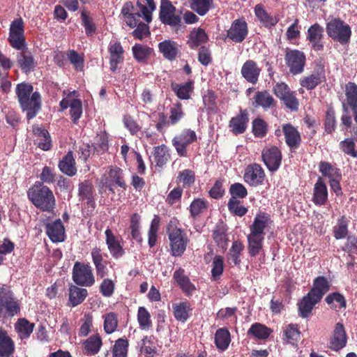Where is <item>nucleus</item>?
<instances>
[{"label":"nucleus","mask_w":357,"mask_h":357,"mask_svg":"<svg viewBox=\"0 0 357 357\" xmlns=\"http://www.w3.org/2000/svg\"><path fill=\"white\" fill-rule=\"evenodd\" d=\"M173 278L186 296H190L196 290L195 284L191 282L188 276L185 274V270L179 268L176 270Z\"/></svg>","instance_id":"nucleus-32"},{"label":"nucleus","mask_w":357,"mask_h":357,"mask_svg":"<svg viewBox=\"0 0 357 357\" xmlns=\"http://www.w3.org/2000/svg\"><path fill=\"white\" fill-rule=\"evenodd\" d=\"M262 160L268 169L274 172L277 171L282 162V155L278 147L272 146L264 149L261 153Z\"/></svg>","instance_id":"nucleus-15"},{"label":"nucleus","mask_w":357,"mask_h":357,"mask_svg":"<svg viewBox=\"0 0 357 357\" xmlns=\"http://www.w3.org/2000/svg\"><path fill=\"white\" fill-rule=\"evenodd\" d=\"M108 52L110 56V70L114 73L118 68V65L124 61V50L119 41L111 40L108 45Z\"/></svg>","instance_id":"nucleus-20"},{"label":"nucleus","mask_w":357,"mask_h":357,"mask_svg":"<svg viewBox=\"0 0 357 357\" xmlns=\"http://www.w3.org/2000/svg\"><path fill=\"white\" fill-rule=\"evenodd\" d=\"M171 89L180 100H189L194 92L195 82L193 79H189L184 83L172 82Z\"/></svg>","instance_id":"nucleus-33"},{"label":"nucleus","mask_w":357,"mask_h":357,"mask_svg":"<svg viewBox=\"0 0 357 357\" xmlns=\"http://www.w3.org/2000/svg\"><path fill=\"white\" fill-rule=\"evenodd\" d=\"M326 31L329 38L342 45L349 44L352 34L351 26L340 17L331 20L326 25Z\"/></svg>","instance_id":"nucleus-5"},{"label":"nucleus","mask_w":357,"mask_h":357,"mask_svg":"<svg viewBox=\"0 0 357 357\" xmlns=\"http://www.w3.org/2000/svg\"><path fill=\"white\" fill-rule=\"evenodd\" d=\"M284 343L291 345H297L301 339V331L298 326L294 324H289L283 328L282 337Z\"/></svg>","instance_id":"nucleus-39"},{"label":"nucleus","mask_w":357,"mask_h":357,"mask_svg":"<svg viewBox=\"0 0 357 357\" xmlns=\"http://www.w3.org/2000/svg\"><path fill=\"white\" fill-rule=\"evenodd\" d=\"M33 91V87L29 83L22 82L18 84L16 87V94L19 100V102H24L31 97V95Z\"/></svg>","instance_id":"nucleus-60"},{"label":"nucleus","mask_w":357,"mask_h":357,"mask_svg":"<svg viewBox=\"0 0 357 357\" xmlns=\"http://www.w3.org/2000/svg\"><path fill=\"white\" fill-rule=\"evenodd\" d=\"M319 170L321 175L328 177L329 181L336 178H342V177L341 170L328 162L321 161L319 164Z\"/></svg>","instance_id":"nucleus-47"},{"label":"nucleus","mask_w":357,"mask_h":357,"mask_svg":"<svg viewBox=\"0 0 357 357\" xmlns=\"http://www.w3.org/2000/svg\"><path fill=\"white\" fill-rule=\"evenodd\" d=\"M347 335L343 324H335L332 335L329 338L328 348L334 351H339L346 347L347 343Z\"/></svg>","instance_id":"nucleus-16"},{"label":"nucleus","mask_w":357,"mask_h":357,"mask_svg":"<svg viewBox=\"0 0 357 357\" xmlns=\"http://www.w3.org/2000/svg\"><path fill=\"white\" fill-rule=\"evenodd\" d=\"M8 41L12 47L22 50L26 47L24 22L21 17L14 20L10 26Z\"/></svg>","instance_id":"nucleus-12"},{"label":"nucleus","mask_w":357,"mask_h":357,"mask_svg":"<svg viewBox=\"0 0 357 357\" xmlns=\"http://www.w3.org/2000/svg\"><path fill=\"white\" fill-rule=\"evenodd\" d=\"M349 220L345 215H342L337 220V225L333 227V235L335 239L340 240L347 236L349 230Z\"/></svg>","instance_id":"nucleus-53"},{"label":"nucleus","mask_w":357,"mask_h":357,"mask_svg":"<svg viewBox=\"0 0 357 357\" xmlns=\"http://www.w3.org/2000/svg\"><path fill=\"white\" fill-rule=\"evenodd\" d=\"M265 173L260 165L254 163L248 165L243 175V179L250 186H258L263 183Z\"/></svg>","instance_id":"nucleus-19"},{"label":"nucleus","mask_w":357,"mask_h":357,"mask_svg":"<svg viewBox=\"0 0 357 357\" xmlns=\"http://www.w3.org/2000/svg\"><path fill=\"white\" fill-rule=\"evenodd\" d=\"M326 303L334 310L345 309L347 307V301L343 294L339 292H333L329 294L325 298Z\"/></svg>","instance_id":"nucleus-50"},{"label":"nucleus","mask_w":357,"mask_h":357,"mask_svg":"<svg viewBox=\"0 0 357 357\" xmlns=\"http://www.w3.org/2000/svg\"><path fill=\"white\" fill-rule=\"evenodd\" d=\"M284 59L286 65L292 75L301 74L304 71L306 56L304 52L298 50L286 49Z\"/></svg>","instance_id":"nucleus-11"},{"label":"nucleus","mask_w":357,"mask_h":357,"mask_svg":"<svg viewBox=\"0 0 357 357\" xmlns=\"http://www.w3.org/2000/svg\"><path fill=\"white\" fill-rule=\"evenodd\" d=\"M22 303L11 288L5 284L0 287V320L5 321L17 316Z\"/></svg>","instance_id":"nucleus-2"},{"label":"nucleus","mask_w":357,"mask_h":357,"mask_svg":"<svg viewBox=\"0 0 357 357\" xmlns=\"http://www.w3.org/2000/svg\"><path fill=\"white\" fill-rule=\"evenodd\" d=\"M255 14L262 26L267 29L274 27L280 20L278 16L269 14L261 3L255 6Z\"/></svg>","instance_id":"nucleus-29"},{"label":"nucleus","mask_w":357,"mask_h":357,"mask_svg":"<svg viewBox=\"0 0 357 357\" xmlns=\"http://www.w3.org/2000/svg\"><path fill=\"white\" fill-rule=\"evenodd\" d=\"M72 278L78 286L91 287L95 283L92 267L89 264L76 261L73 268Z\"/></svg>","instance_id":"nucleus-9"},{"label":"nucleus","mask_w":357,"mask_h":357,"mask_svg":"<svg viewBox=\"0 0 357 357\" xmlns=\"http://www.w3.org/2000/svg\"><path fill=\"white\" fill-rule=\"evenodd\" d=\"M27 197L32 204L43 212L52 213L56 207L52 190L43 183H36L29 188Z\"/></svg>","instance_id":"nucleus-1"},{"label":"nucleus","mask_w":357,"mask_h":357,"mask_svg":"<svg viewBox=\"0 0 357 357\" xmlns=\"http://www.w3.org/2000/svg\"><path fill=\"white\" fill-rule=\"evenodd\" d=\"M68 305L76 307L83 303L88 296V291L86 289L79 287L75 284H70L68 289Z\"/></svg>","instance_id":"nucleus-35"},{"label":"nucleus","mask_w":357,"mask_h":357,"mask_svg":"<svg viewBox=\"0 0 357 357\" xmlns=\"http://www.w3.org/2000/svg\"><path fill=\"white\" fill-rule=\"evenodd\" d=\"M190 8L200 16L205 15L213 6V0H189Z\"/></svg>","instance_id":"nucleus-51"},{"label":"nucleus","mask_w":357,"mask_h":357,"mask_svg":"<svg viewBox=\"0 0 357 357\" xmlns=\"http://www.w3.org/2000/svg\"><path fill=\"white\" fill-rule=\"evenodd\" d=\"M176 7L169 0H161L159 11V19L160 22L168 25L176 31L181 26V17L176 14Z\"/></svg>","instance_id":"nucleus-7"},{"label":"nucleus","mask_w":357,"mask_h":357,"mask_svg":"<svg viewBox=\"0 0 357 357\" xmlns=\"http://www.w3.org/2000/svg\"><path fill=\"white\" fill-rule=\"evenodd\" d=\"M214 342L218 350L225 351L231 342L229 330L227 328H218L215 333Z\"/></svg>","instance_id":"nucleus-45"},{"label":"nucleus","mask_w":357,"mask_h":357,"mask_svg":"<svg viewBox=\"0 0 357 357\" xmlns=\"http://www.w3.org/2000/svg\"><path fill=\"white\" fill-rule=\"evenodd\" d=\"M35 327L33 323L26 318H20L14 325L15 330L20 340L28 339L33 333Z\"/></svg>","instance_id":"nucleus-40"},{"label":"nucleus","mask_w":357,"mask_h":357,"mask_svg":"<svg viewBox=\"0 0 357 357\" xmlns=\"http://www.w3.org/2000/svg\"><path fill=\"white\" fill-rule=\"evenodd\" d=\"M229 211L233 215L243 217L248 213V208L238 199H229L227 204Z\"/></svg>","instance_id":"nucleus-62"},{"label":"nucleus","mask_w":357,"mask_h":357,"mask_svg":"<svg viewBox=\"0 0 357 357\" xmlns=\"http://www.w3.org/2000/svg\"><path fill=\"white\" fill-rule=\"evenodd\" d=\"M321 300L308 292L298 303L299 316L302 318L308 317L311 314L314 307Z\"/></svg>","instance_id":"nucleus-30"},{"label":"nucleus","mask_w":357,"mask_h":357,"mask_svg":"<svg viewBox=\"0 0 357 357\" xmlns=\"http://www.w3.org/2000/svg\"><path fill=\"white\" fill-rule=\"evenodd\" d=\"M324 124V130L326 133L331 134L335 130L337 121L335 112L333 108L330 107L326 110Z\"/></svg>","instance_id":"nucleus-61"},{"label":"nucleus","mask_w":357,"mask_h":357,"mask_svg":"<svg viewBox=\"0 0 357 357\" xmlns=\"http://www.w3.org/2000/svg\"><path fill=\"white\" fill-rule=\"evenodd\" d=\"M248 35V25L244 18L234 20L227 31V37L235 43H241Z\"/></svg>","instance_id":"nucleus-14"},{"label":"nucleus","mask_w":357,"mask_h":357,"mask_svg":"<svg viewBox=\"0 0 357 357\" xmlns=\"http://www.w3.org/2000/svg\"><path fill=\"white\" fill-rule=\"evenodd\" d=\"M327 186L321 177H319L313 188L312 202L317 206L325 205L328 201Z\"/></svg>","instance_id":"nucleus-34"},{"label":"nucleus","mask_w":357,"mask_h":357,"mask_svg":"<svg viewBox=\"0 0 357 357\" xmlns=\"http://www.w3.org/2000/svg\"><path fill=\"white\" fill-rule=\"evenodd\" d=\"M195 181V174L191 169H184L178 173L177 182L182 183L183 188L190 187Z\"/></svg>","instance_id":"nucleus-63"},{"label":"nucleus","mask_w":357,"mask_h":357,"mask_svg":"<svg viewBox=\"0 0 357 357\" xmlns=\"http://www.w3.org/2000/svg\"><path fill=\"white\" fill-rule=\"evenodd\" d=\"M273 92L278 98L286 107L291 111L298 109L299 102L296 98V93L290 89L284 82H277L273 87Z\"/></svg>","instance_id":"nucleus-10"},{"label":"nucleus","mask_w":357,"mask_h":357,"mask_svg":"<svg viewBox=\"0 0 357 357\" xmlns=\"http://www.w3.org/2000/svg\"><path fill=\"white\" fill-rule=\"evenodd\" d=\"M197 141L196 132L190 128H184L172 139V146L180 157L188 156V147Z\"/></svg>","instance_id":"nucleus-8"},{"label":"nucleus","mask_w":357,"mask_h":357,"mask_svg":"<svg viewBox=\"0 0 357 357\" xmlns=\"http://www.w3.org/2000/svg\"><path fill=\"white\" fill-rule=\"evenodd\" d=\"M123 170L116 166H111L101 177L100 184L110 192L114 193V188L119 187L126 190L128 185L124 177Z\"/></svg>","instance_id":"nucleus-6"},{"label":"nucleus","mask_w":357,"mask_h":357,"mask_svg":"<svg viewBox=\"0 0 357 357\" xmlns=\"http://www.w3.org/2000/svg\"><path fill=\"white\" fill-rule=\"evenodd\" d=\"M160 224V218L158 215H155L151 220L148 232V244L150 248L154 247L156 244Z\"/></svg>","instance_id":"nucleus-55"},{"label":"nucleus","mask_w":357,"mask_h":357,"mask_svg":"<svg viewBox=\"0 0 357 357\" xmlns=\"http://www.w3.org/2000/svg\"><path fill=\"white\" fill-rule=\"evenodd\" d=\"M167 234L169 241V252L172 256L181 257L190 243L186 231L178 227L177 220H171L167 227Z\"/></svg>","instance_id":"nucleus-3"},{"label":"nucleus","mask_w":357,"mask_h":357,"mask_svg":"<svg viewBox=\"0 0 357 357\" xmlns=\"http://www.w3.org/2000/svg\"><path fill=\"white\" fill-rule=\"evenodd\" d=\"M340 149L344 154L350 155L354 158H357V150L354 139L352 138H346L341 141L339 144Z\"/></svg>","instance_id":"nucleus-64"},{"label":"nucleus","mask_w":357,"mask_h":357,"mask_svg":"<svg viewBox=\"0 0 357 357\" xmlns=\"http://www.w3.org/2000/svg\"><path fill=\"white\" fill-rule=\"evenodd\" d=\"M285 142L291 150L297 149L301 144V135L298 129L291 123L282 125Z\"/></svg>","instance_id":"nucleus-24"},{"label":"nucleus","mask_w":357,"mask_h":357,"mask_svg":"<svg viewBox=\"0 0 357 357\" xmlns=\"http://www.w3.org/2000/svg\"><path fill=\"white\" fill-rule=\"evenodd\" d=\"M244 248V245L241 241H234L227 254V260L228 263L233 264L237 266H240L241 263V255Z\"/></svg>","instance_id":"nucleus-43"},{"label":"nucleus","mask_w":357,"mask_h":357,"mask_svg":"<svg viewBox=\"0 0 357 357\" xmlns=\"http://www.w3.org/2000/svg\"><path fill=\"white\" fill-rule=\"evenodd\" d=\"M33 133L35 135V139H33L35 145L43 151H49L51 149V137L46 129L38 126H33Z\"/></svg>","instance_id":"nucleus-31"},{"label":"nucleus","mask_w":357,"mask_h":357,"mask_svg":"<svg viewBox=\"0 0 357 357\" xmlns=\"http://www.w3.org/2000/svg\"><path fill=\"white\" fill-rule=\"evenodd\" d=\"M324 27L318 23L311 25L307 29V40L309 41L310 47L315 52L324 50Z\"/></svg>","instance_id":"nucleus-18"},{"label":"nucleus","mask_w":357,"mask_h":357,"mask_svg":"<svg viewBox=\"0 0 357 357\" xmlns=\"http://www.w3.org/2000/svg\"><path fill=\"white\" fill-rule=\"evenodd\" d=\"M249 121L248 111L246 109L241 108L239 112L231 118L228 127L233 135H241L246 131Z\"/></svg>","instance_id":"nucleus-17"},{"label":"nucleus","mask_w":357,"mask_h":357,"mask_svg":"<svg viewBox=\"0 0 357 357\" xmlns=\"http://www.w3.org/2000/svg\"><path fill=\"white\" fill-rule=\"evenodd\" d=\"M331 284L324 276H318L313 281V286L309 291L314 297L321 300L323 296L330 289Z\"/></svg>","instance_id":"nucleus-37"},{"label":"nucleus","mask_w":357,"mask_h":357,"mask_svg":"<svg viewBox=\"0 0 357 357\" xmlns=\"http://www.w3.org/2000/svg\"><path fill=\"white\" fill-rule=\"evenodd\" d=\"M173 312L175 319L178 321L185 322L189 317V312L192 310L189 302H181L173 306Z\"/></svg>","instance_id":"nucleus-52"},{"label":"nucleus","mask_w":357,"mask_h":357,"mask_svg":"<svg viewBox=\"0 0 357 357\" xmlns=\"http://www.w3.org/2000/svg\"><path fill=\"white\" fill-rule=\"evenodd\" d=\"M159 51L163 56L169 61L176 59L179 53L178 44L170 40H165L158 44Z\"/></svg>","instance_id":"nucleus-38"},{"label":"nucleus","mask_w":357,"mask_h":357,"mask_svg":"<svg viewBox=\"0 0 357 357\" xmlns=\"http://www.w3.org/2000/svg\"><path fill=\"white\" fill-rule=\"evenodd\" d=\"M102 344V339L98 334L90 336L83 343L84 349L88 355L98 354Z\"/></svg>","instance_id":"nucleus-48"},{"label":"nucleus","mask_w":357,"mask_h":357,"mask_svg":"<svg viewBox=\"0 0 357 357\" xmlns=\"http://www.w3.org/2000/svg\"><path fill=\"white\" fill-rule=\"evenodd\" d=\"M22 111L26 112L28 120L33 119L41 109V97L38 91L32 93L30 98L20 103Z\"/></svg>","instance_id":"nucleus-21"},{"label":"nucleus","mask_w":357,"mask_h":357,"mask_svg":"<svg viewBox=\"0 0 357 357\" xmlns=\"http://www.w3.org/2000/svg\"><path fill=\"white\" fill-rule=\"evenodd\" d=\"M153 159L156 166L163 167L170 159L169 150L165 145H160L153 148Z\"/></svg>","instance_id":"nucleus-49"},{"label":"nucleus","mask_w":357,"mask_h":357,"mask_svg":"<svg viewBox=\"0 0 357 357\" xmlns=\"http://www.w3.org/2000/svg\"><path fill=\"white\" fill-rule=\"evenodd\" d=\"M46 234L54 243L63 242L65 239V228L62 221L57 219L45 225Z\"/></svg>","instance_id":"nucleus-27"},{"label":"nucleus","mask_w":357,"mask_h":357,"mask_svg":"<svg viewBox=\"0 0 357 357\" xmlns=\"http://www.w3.org/2000/svg\"><path fill=\"white\" fill-rule=\"evenodd\" d=\"M253 99V105L255 107H261L263 109H267L276 105V101L266 90L257 91Z\"/></svg>","instance_id":"nucleus-36"},{"label":"nucleus","mask_w":357,"mask_h":357,"mask_svg":"<svg viewBox=\"0 0 357 357\" xmlns=\"http://www.w3.org/2000/svg\"><path fill=\"white\" fill-rule=\"evenodd\" d=\"M208 202L202 198L195 199L189 206L190 216L193 219H197L200 215L207 209Z\"/></svg>","instance_id":"nucleus-54"},{"label":"nucleus","mask_w":357,"mask_h":357,"mask_svg":"<svg viewBox=\"0 0 357 357\" xmlns=\"http://www.w3.org/2000/svg\"><path fill=\"white\" fill-rule=\"evenodd\" d=\"M17 54V63L23 73L28 74L35 69L37 63L32 53L25 47Z\"/></svg>","instance_id":"nucleus-26"},{"label":"nucleus","mask_w":357,"mask_h":357,"mask_svg":"<svg viewBox=\"0 0 357 357\" xmlns=\"http://www.w3.org/2000/svg\"><path fill=\"white\" fill-rule=\"evenodd\" d=\"M273 222L269 214L259 212L254 218L252 224L250 226V233L258 236H265L264 230Z\"/></svg>","instance_id":"nucleus-25"},{"label":"nucleus","mask_w":357,"mask_h":357,"mask_svg":"<svg viewBox=\"0 0 357 357\" xmlns=\"http://www.w3.org/2000/svg\"><path fill=\"white\" fill-rule=\"evenodd\" d=\"M261 72V69L257 63L252 59L245 61L241 70L242 77L248 83L252 84H256L258 82Z\"/></svg>","instance_id":"nucleus-22"},{"label":"nucleus","mask_w":357,"mask_h":357,"mask_svg":"<svg viewBox=\"0 0 357 357\" xmlns=\"http://www.w3.org/2000/svg\"><path fill=\"white\" fill-rule=\"evenodd\" d=\"M129 342L127 339L119 338L116 340L112 349L113 357H127Z\"/></svg>","instance_id":"nucleus-59"},{"label":"nucleus","mask_w":357,"mask_h":357,"mask_svg":"<svg viewBox=\"0 0 357 357\" xmlns=\"http://www.w3.org/2000/svg\"><path fill=\"white\" fill-rule=\"evenodd\" d=\"M133 57L138 62H144L151 54L153 50L146 45L141 44H135L132 47Z\"/></svg>","instance_id":"nucleus-57"},{"label":"nucleus","mask_w":357,"mask_h":357,"mask_svg":"<svg viewBox=\"0 0 357 357\" xmlns=\"http://www.w3.org/2000/svg\"><path fill=\"white\" fill-rule=\"evenodd\" d=\"M252 132L255 137L262 138L268 132V124L261 118H256L252 122Z\"/></svg>","instance_id":"nucleus-58"},{"label":"nucleus","mask_w":357,"mask_h":357,"mask_svg":"<svg viewBox=\"0 0 357 357\" xmlns=\"http://www.w3.org/2000/svg\"><path fill=\"white\" fill-rule=\"evenodd\" d=\"M325 81V66L321 61H319L316 62V68L313 72L307 76L302 77L299 82L301 86L307 90H313Z\"/></svg>","instance_id":"nucleus-13"},{"label":"nucleus","mask_w":357,"mask_h":357,"mask_svg":"<svg viewBox=\"0 0 357 357\" xmlns=\"http://www.w3.org/2000/svg\"><path fill=\"white\" fill-rule=\"evenodd\" d=\"M248 238V250L250 257H256L263 249L264 236L249 234Z\"/></svg>","instance_id":"nucleus-44"},{"label":"nucleus","mask_w":357,"mask_h":357,"mask_svg":"<svg viewBox=\"0 0 357 357\" xmlns=\"http://www.w3.org/2000/svg\"><path fill=\"white\" fill-rule=\"evenodd\" d=\"M15 350V342L8 331L0 326V357H10Z\"/></svg>","instance_id":"nucleus-28"},{"label":"nucleus","mask_w":357,"mask_h":357,"mask_svg":"<svg viewBox=\"0 0 357 357\" xmlns=\"http://www.w3.org/2000/svg\"><path fill=\"white\" fill-rule=\"evenodd\" d=\"M208 37L205 31L202 28L194 29L190 31L187 44L191 49H196L199 46L206 43Z\"/></svg>","instance_id":"nucleus-42"},{"label":"nucleus","mask_w":357,"mask_h":357,"mask_svg":"<svg viewBox=\"0 0 357 357\" xmlns=\"http://www.w3.org/2000/svg\"><path fill=\"white\" fill-rule=\"evenodd\" d=\"M273 331L266 326L261 323H254L251 325L248 331V335L252 336L253 337L264 340H266L271 335Z\"/></svg>","instance_id":"nucleus-46"},{"label":"nucleus","mask_w":357,"mask_h":357,"mask_svg":"<svg viewBox=\"0 0 357 357\" xmlns=\"http://www.w3.org/2000/svg\"><path fill=\"white\" fill-rule=\"evenodd\" d=\"M121 14L123 15L126 24L130 28H135L139 22L140 18L144 20V15L141 10H137L131 1L126 2L121 9Z\"/></svg>","instance_id":"nucleus-23"},{"label":"nucleus","mask_w":357,"mask_h":357,"mask_svg":"<svg viewBox=\"0 0 357 357\" xmlns=\"http://www.w3.org/2000/svg\"><path fill=\"white\" fill-rule=\"evenodd\" d=\"M345 99L342 102V111L344 112L341 116V126L347 130L351 127V116L349 111H351L352 116L357 124V84L349 82L344 89Z\"/></svg>","instance_id":"nucleus-4"},{"label":"nucleus","mask_w":357,"mask_h":357,"mask_svg":"<svg viewBox=\"0 0 357 357\" xmlns=\"http://www.w3.org/2000/svg\"><path fill=\"white\" fill-rule=\"evenodd\" d=\"M59 168L61 172L69 176H73L76 174V162L72 151H68L59 161Z\"/></svg>","instance_id":"nucleus-41"},{"label":"nucleus","mask_w":357,"mask_h":357,"mask_svg":"<svg viewBox=\"0 0 357 357\" xmlns=\"http://www.w3.org/2000/svg\"><path fill=\"white\" fill-rule=\"evenodd\" d=\"M82 24L84 27L85 33L87 36H91L96 32V26L89 13L86 10H82L80 13Z\"/></svg>","instance_id":"nucleus-56"}]
</instances>
